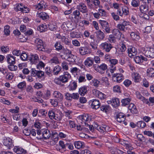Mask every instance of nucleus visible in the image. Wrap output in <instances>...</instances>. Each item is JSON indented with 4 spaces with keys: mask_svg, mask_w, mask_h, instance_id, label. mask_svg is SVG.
<instances>
[{
    "mask_svg": "<svg viewBox=\"0 0 154 154\" xmlns=\"http://www.w3.org/2000/svg\"><path fill=\"white\" fill-rule=\"evenodd\" d=\"M101 25L102 28L105 30V32L107 33H109L112 30L110 29L109 25L106 21L104 20H100L99 21Z\"/></svg>",
    "mask_w": 154,
    "mask_h": 154,
    "instance_id": "1",
    "label": "nucleus"
},
{
    "mask_svg": "<svg viewBox=\"0 0 154 154\" xmlns=\"http://www.w3.org/2000/svg\"><path fill=\"white\" fill-rule=\"evenodd\" d=\"M100 47L102 50L109 52L112 48V46L110 43L105 42L102 43L100 45Z\"/></svg>",
    "mask_w": 154,
    "mask_h": 154,
    "instance_id": "2",
    "label": "nucleus"
},
{
    "mask_svg": "<svg viewBox=\"0 0 154 154\" xmlns=\"http://www.w3.org/2000/svg\"><path fill=\"white\" fill-rule=\"evenodd\" d=\"M71 78V76L67 72H65L63 75L60 76L58 78L60 82L63 83H65L68 82Z\"/></svg>",
    "mask_w": 154,
    "mask_h": 154,
    "instance_id": "3",
    "label": "nucleus"
},
{
    "mask_svg": "<svg viewBox=\"0 0 154 154\" xmlns=\"http://www.w3.org/2000/svg\"><path fill=\"white\" fill-rule=\"evenodd\" d=\"M77 119L79 122L84 124L86 125V122L90 121L91 120V117L88 114L82 115L79 116Z\"/></svg>",
    "mask_w": 154,
    "mask_h": 154,
    "instance_id": "4",
    "label": "nucleus"
},
{
    "mask_svg": "<svg viewBox=\"0 0 154 154\" xmlns=\"http://www.w3.org/2000/svg\"><path fill=\"white\" fill-rule=\"evenodd\" d=\"M80 54L82 55L90 54L91 50L88 46L82 47L79 48Z\"/></svg>",
    "mask_w": 154,
    "mask_h": 154,
    "instance_id": "5",
    "label": "nucleus"
},
{
    "mask_svg": "<svg viewBox=\"0 0 154 154\" xmlns=\"http://www.w3.org/2000/svg\"><path fill=\"white\" fill-rule=\"evenodd\" d=\"M76 7L77 9L83 13H86L88 12L87 7L84 3H80Z\"/></svg>",
    "mask_w": 154,
    "mask_h": 154,
    "instance_id": "6",
    "label": "nucleus"
},
{
    "mask_svg": "<svg viewBox=\"0 0 154 154\" xmlns=\"http://www.w3.org/2000/svg\"><path fill=\"white\" fill-rule=\"evenodd\" d=\"M94 128L102 133L107 131L109 128L106 125H103L102 126H100L97 123L94 124Z\"/></svg>",
    "mask_w": 154,
    "mask_h": 154,
    "instance_id": "7",
    "label": "nucleus"
},
{
    "mask_svg": "<svg viewBox=\"0 0 154 154\" xmlns=\"http://www.w3.org/2000/svg\"><path fill=\"white\" fill-rule=\"evenodd\" d=\"M44 75V72L41 70H37L34 68L31 69V75L32 76L36 75L38 78H40L43 77Z\"/></svg>",
    "mask_w": 154,
    "mask_h": 154,
    "instance_id": "8",
    "label": "nucleus"
},
{
    "mask_svg": "<svg viewBox=\"0 0 154 154\" xmlns=\"http://www.w3.org/2000/svg\"><path fill=\"white\" fill-rule=\"evenodd\" d=\"M128 56L131 58L134 57L137 52L135 48L132 46H130L128 49Z\"/></svg>",
    "mask_w": 154,
    "mask_h": 154,
    "instance_id": "9",
    "label": "nucleus"
},
{
    "mask_svg": "<svg viewBox=\"0 0 154 154\" xmlns=\"http://www.w3.org/2000/svg\"><path fill=\"white\" fill-rule=\"evenodd\" d=\"M89 103H91V107L93 109H97L100 106V103L99 100L96 99L90 100Z\"/></svg>",
    "mask_w": 154,
    "mask_h": 154,
    "instance_id": "10",
    "label": "nucleus"
},
{
    "mask_svg": "<svg viewBox=\"0 0 154 154\" xmlns=\"http://www.w3.org/2000/svg\"><path fill=\"white\" fill-rule=\"evenodd\" d=\"M14 151L17 154H26L27 151L22 148L19 146H15L14 149Z\"/></svg>",
    "mask_w": 154,
    "mask_h": 154,
    "instance_id": "11",
    "label": "nucleus"
},
{
    "mask_svg": "<svg viewBox=\"0 0 154 154\" xmlns=\"http://www.w3.org/2000/svg\"><path fill=\"white\" fill-rule=\"evenodd\" d=\"M142 3L140 7V10L141 13H143L148 12L149 9V5Z\"/></svg>",
    "mask_w": 154,
    "mask_h": 154,
    "instance_id": "12",
    "label": "nucleus"
},
{
    "mask_svg": "<svg viewBox=\"0 0 154 154\" xmlns=\"http://www.w3.org/2000/svg\"><path fill=\"white\" fill-rule=\"evenodd\" d=\"M128 23L126 21H123L122 22H120L117 25V28L122 31H125L127 29L126 26L128 25Z\"/></svg>",
    "mask_w": 154,
    "mask_h": 154,
    "instance_id": "13",
    "label": "nucleus"
},
{
    "mask_svg": "<svg viewBox=\"0 0 154 154\" xmlns=\"http://www.w3.org/2000/svg\"><path fill=\"white\" fill-rule=\"evenodd\" d=\"M29 60L32 63L35 64L39 60L38 56L37 54H31L29 57Z\"/></svg>",
    "mask_w": 154,
    "mask_h": 154,
    "instance_id": "14",
    "label": "nucleus"
},
{
    "mask_svg": "<svg viewBox=\"0 0 154 154\" xmlns=\"http://www.w3.org/2000/svg\"><path fill=\"white\" fill-rule=\"evenodd\" d=\"M136 95L138 99L141 100L142 101L143 103H145L149 105L150 103L148 101V99H146L144 97L142 96L140 94V92L138 91H137L136 92Z\"/></svg>",
    "mask_w": 154,
    "mask_h": 154,
    "instance_id": "15",
    "label": "nucleus"
},
{
    "mask_svg": "<svg viewBox=\"0 0 154 154\" xmlns=\"http://www.w3.org/2000/svg\"><path fill=\"white\" fill-rule=\"evenodd\" d=\"M96 34V37L97 39L101 41L103 40L105 38L104 33L101 30H99L95 33Z\"/></svg>",
    "mask_w": 154,
    "mask_h": 154,
    "instance_id": "16",
    "label": "nucleus"
},
{
    "mask_svg": "<svg viewBox=\"0 0 154 154\" xmlns=\"http://www.w3.org/2000/svg\"><path fill=\"white\" fill-rule=\"evenodd\" d=\"M116 118L118 122L121 123L125 121V118L124 114L122 112H120L116 115Z\"/></svg>",
    "mask_w": 154,
    "mask_h": 154,
    "instance_id": "17",
    "label": "nucleus"
},
{
    "mask_svg": "<svg viewBox=\"0 0 154 154\" xmlns=\"http://www.w3.org/2000/svg\"><path fill=\"white\" fill-rule=\"evenodd\" d=\"M42 137L44 140L49 139L51 136L50 132L48 130H43V131H42Z\"/></svg>",
    "mask_w": 154,
    "mask_h": 154,
    "instance_id": "18",
    "label": "nucleus"
},
{
    "mask_svg": "<svg viewBox=\"0 0 154 154\" xmlns=\"http://www.w3.org/2000/svg\"><path fill=\"white\" fill-rule=\"evenodd\" d=\"M37 10L45 9L47 7L46 3L43 1H42L35 6Z\"/></svg>",
    "mask_w": 154,
    "mask_h": 154,
    "instance_id": "19",
    "label": "nucleus"
},
{
    "mask_svg": "<svg viewBox=\"0 0 154 154\" xmlns=\"http://www.w3.org/2000/svg\"><path fill=\"white\" fill-rule=\"evenodd\" d=\"M7 61L8 63L14 64L15 63V57L11 54H8L6 57Z\"/></svg>",
    "mask_w": 154,
    "mask_h": 154,
    "instance_id": "20",
    "label": "nucleus"
},
{
    "mask_svg": "<svg viewBox=\"0 0 154 154\" xmlns=\"http://www.w3.org/2000/svg\"><path fill=\"white\" fill-rule=\"evenodd\" d=\"M88 87L85 86H84L81 87L79 89V94L81 96H84L88 93Z\"/></svg>",
    "mask_w": 154,
    "mask_h": 154,
    "instance_id": "21",
    "label": "nucleus"
},
{
    "mask_svg": "<svg viewBox=\"0 0 154 154\" xmlns=\"http://www.w3.org/2000/svg\"><path fill=\"white\" fill-rule=\"evenodd\" d=\"M54 97L58 101H62L63 99V95L59 91H55L53 93Z\"/></svg>",
    "mask_w": 154,
    "mask_h": 154,
    "instance_id": "22",
    "label": "nucleus"
},
{
    "mask_svg": "<svg viewBox=\"0 0 154 154\" xmlns=\"http://www.w3.org/2000/svg\"><path fill=\"white\" fill-rule=\"evenodd\" d=\"M3 143L4 145L9 148L12 145V140L10 138H6L4 139Z\"/></svg>",
    "mask_w": 154,
    "mask_h": 154,
    "instance_id": "23",
    "label": "nucleus"
},
{
    "mask_svg": "<svg viewBox=\"0 0 154 154\" xmlns=\"http://www.w3.org/2000/svg\"><path fill=\"white\" fill-rule=\"evenodd\" d=\"M145 55L148 57L154 58V49H150V50L146 51L145 54Z\"/></svg>",
    "mask_w": 154,
    "mask_h": 154,
    "instance_id": "24",
    "label": "nucleus"
},
{
    "mask_svg": "<svg viewBox=\"0 0 154 154\" xmlns=\"http://www.w3.org/2000/svg\"><path fill=\"white\" fill-rule=\"evenodd\" d=\"M82 34L80 32H77L76 31H73L70 33V37L72 38H81Z\"/></svg>",
    "mask_w": 154,
    "mask_h": 154,
    "instance_id": "25",
    "label": "nucleus"
},
{
    "mask_svg": "<svg viewBox=\"0 0 154 154\" xmlns=\"http://www.w3.org/2000/svg\"><path fill=\"white\" fill-rule=\"evenodd\" d=\"M130 36L133 40H137L140 39L139 33L138 32H131Z\"/></svg>",
    "mask_w": 154,
    "mask_h": 154,
    "instance_id": "26",
    "label": "nucleus"
},
{
    "mask_svg": "<svg viewBox=\"0 0 154 154\" xmlns=\"http://www.w3.org/2000/svg\"><path fill=\"white\" fill-rule=\"evenodd\" d=\"M85 65L87 67H89L92 66L93 63V60L91 57H88L85 61Z\"/></svg>",
    "mask_w": 154,
    "mask_h": 154,
    "instance_id": "27",
    "label": "nucleus"
},
{
    "mask_svg": "<svg viewBox=\"0 0 154 154\" xmlns=\"http://www.w3.org/2000/svg\"><path fill=\"white\" fill-rule=\"evenodd\" d=\"M38 17L43 20H46L49 19V17L46 13L42 12L38 14Z\"/></svg>",
    "mask_w": 154,
    "mask_h": 154,
    "instance_id": "28",
    "label": "nucleus"
},
{
    "mask_svg": "<svg viewBox=\"0 0 154 154\" xmlns=\"http://www.w3.org/2000/svg\"><path fill=\"white\" fill-rule=\"evenodd\" d=\"M133 78L135 82H138L140 78V75L137 73L134 72L132 74Z\"/></svg>",
    "mask_w": 154,
    "mask_h": 154,
    "instance_id": "29",
    "label": "nucleus"
},
{
    "mask_svg": "<svg viewBox=\"0 0 154 154\" xmlns=\"http://www.w3.org/2000/svg\"><path fill=\"white\" fill-rule=\"evenodd\" d=\"M100 108L101 110L106 113L110 109V107L108 105H102L101 106Z\"/></svg>",
    "mask_w": 154,
    "mask_h": 154,
    "instance_id": "30",
    "label": "nucleus"
},
{
    "mask_svg": "<svg viewBox=\"0 0 154 154\" xmlns=\"http://www.w3.org/2000/svg\"><path fill=\"white\" fill-rule=\"evenodd\" d=\"M54 47L55 48V50L58 51H59L63 49V46L61 45L60 42H57L54 45Z\"/></svg>",
    "mask_w": 154,
    "mask_h": 154,
    "instance_id": "31",
    "label": "nucleus"
},
{
    "mask_svg": "<svg viewBox=\"0 0 154 154\" xmlns=\"http://www.w3.org/2000/svg\"><path fill=\"white\" fill-rule=\"evenodd\" d=\"M147 75L149 77L154 76V69L152 68H148L147 70Z\"/></svg>",
    "mask_w": 154,
    "mask_h": 154,
    "instance_id": "32",
    "label": "nucleus"
},
{
    "mask_svg": "<svg viewBox=\"0 0 154 154\" xmlns=\"http://www.w3.org/2000/svg\"><path fill=\"white\" fill-rule=\"evenodd\" d=\"M67 60L69 62L72 63L75 62V60L76 57L72 55V54H70L67 56Z\"/></svg>",
    "mask_w": 154,
    "mask_h": 154,
    "instance_id": "33",
    "label": "nucleus"
},
{
    "mask_svg": "<svg viewBox=\"0 0 154 154\" xmlns=\"http://www.w3.org/2000/svg\"><path fill=\"white\" fill-rule=\"evenodd\" d=\"M61 68L59 66H57L54 67L53 70V73L54 75H57L61 70Z\"/></svg>",
    "mask_w": 154,
    "mask_h": 154,
    "instance_id": "34",
    "label": "nucleus"
},
{
    "mask_svg": "<svg viewBox=\"0 0 154 154\" xmlns=\"http://www.w3.org/2000/svg\"><path fill=\"white\" fill-rule=\"evenodd\" d=\"M62 117V114L61 112H59L55 113L54 116V119L57 121H60L61 120Z\"/></svg>",
    "mask_w": 154,
    "mask_h": 154,
    "instance_id": "35",
    "label": "nucleus"
},
{
    "mask_svg": "<svg viewBox=\"0 0 154 154\" xmlns=\"http://www.w3.org/2000/svg\"><path fill=\"white\" fill-rule=\"evenodd\" d=\"M75 145L76 148L79 149L84 146V143L82 141H79L76 142L75 143Z\"/></svg>",
    "mask_w": 154,
    "mask_h": 154,
    "instance_id": "36",
    "label": "nucleus"
},
{
    "mask_svg": "<svg viewBox=\"0 0 154 154\" xmlns=\"http://www.w3.org/2000/svg\"><path fill=\"white\" fill-rule=\"evenodd\" d=\"M130 101L131 99L129 98H125L121 100L122 106H126V105L129 104Z\"/></svg>",
    "mask_w": 154,
    "mask_h": 154,
    "instance_id": "37",
    "label": "nucleus"
},
{
    "mask_svg": "<svg viewBox=\"0 0 154 154\" xmlns=\"http://www.w3.org/2000/svg\"><path fill=\"white\" fill-rule=\"evenodd\" d=\"M77 87V83L76 82L74 81L69 85L68 87L69 90H74L76 89Z\"/></svg>",
    "mask_w": 154,
    "mask_h": 154,
    "instance_id": "38",
    "label": "nucleus"
},
{
    "mask_svg": "<svg viewBox=\"0 0 154 154\" xmlns=\"http://www.w3.org/2000/svg\"><path fill=\"white\" fill-rule=\"evenodd\" d=\"M24 5L22 3L19 4L17 5L14 8L15 11L17 12L19 11H22Z\"/></svg>",
    "mask_w": 154,
    "mask_h": 154,
    "instance_id": "39",
    "label": "nucleus"
},
{
    "mask_svg": "<svg viewBox=\"0 0 154 154\" xmlns=\"http://www.w3.org/2000/svg\"><path fill=\"white\" fill-rule=\"evenodd\" d=\"M47 114V112L43 109H40L39 110L38 116L43 117H45Z\"/></svg>",
    "mask_w": 154,
    "mask_h": 154,
    "instance_id": "40",
    "label": "nucleus"
},
{
    "mask_svg": "<svg viewBox=\"0 0 154 154\" xmlns=\"http://www.w3.org/2000/svg\"><path fill=\"white\" fill-rule=\"evenodd\" d=\"M140 4L139 0H132L131 2V5L134 7H137L139 6Z\"/></svg>",
    "mask_w": 154,
    "mask_h": 154,
    "instance_id": "41",
    "label": "nucleus"
},
{
    "mask_svg": "<svg viewBox=\"0 0 154 154\" xmlns=\"http://www.w3.org/2000/svg\"><path fill=\"white\" fill-rule=\"evenodd\" d=\"M14 64H10L8 65V68L9 70L11 71H16L17 69V67L16 66L14 65Z\"/></svg>",
    "mask_w": 154,
    "mask_h": 154,
    "instance_id": "42",
    "label": "nucleus"
},
{
    "mask_svg": "<svg viewBox=\"0 0 154 154\" xmlns=\"http://www.w3.org/2000/svg\"><path fill=\"white\" fill-rule=\"evenodd\" d=\"M10 26L8 25L4 27V32L5 34L6 35H8L10 34Z\"/></svg>",
    "mask_w": 154,
    "mask_h": 154,
    "instance_id": "43",
    "label": "nucleus"
},
{
    "mask_svg": "<svg viewBox=\"0 0 154 154\" xmlns=\"http://www.w3.org/2000/svg\"><path fill=\"white\" fill-rule=\"evenodd\" d=\"M72 14L74 16V18L77 19L80 17V11L78 10H75L73 12Z\"/></svg>",
    "mask_w": 154,
    "mask_h": 154,
    "instance_id": "44",
    "label": "nucleus"
},
{
    "mask_svg": "<svg viewBox=\"0 0 154 154\" xmlns=\"http://www.w3.org/2000/svg\"><path fill=\"white\" fill-rule=\"evenodd\" d=\"M122 11L123 14L125 15H128L129 13V8L127 7H122Z\"/></svg>",
    "mask_w": 154,
    "mask_h": 154,
    "instance_id": "45",
    "label": "nucleus"
},
{
    "mask_svg": "<svg viewBox=\"0 0 154 154\" xmlns=\"http://www.w3.org/2000/svg\"><path fill=\"white\" fill-rule=\"evenodd\" d=\"M21 59L23 61H25L28 59V56L27 54L25 52L23 53L20 56Z\"/></svg>",
    "mask_w": 154,
    "mask_h": 154,
    "instance_id": "46",
    "label": "nucleus"
},
{
    "mask_svg": "<svg viewBox=\"0 0 154 154\" xmlns=\"http://www.w3.org/2000/svg\"><path fill=\"white\" fill-rule=\"evenodd\" d=\"M137 126L141 128H144L146 126V124L143 121H140L137 122Z\"/></svg>",
    "mask_w": 154,
    "mask_h": 154,
    "instance_id": "47",
    "label": "nucleus"
},
{
    "mask_svg": "<svg viewBox=\"0 0 154 154\" xmlns=\"http://www.w3.org/2000/svg\"><path fill=\"white\" fill-rule=\"evenodd\" d=\"M13 74L11 72H9L7 73L5 78L8 80H11L13 79Z\"/></svg>",
    "mask_w": 154,
    "mask_h": 154,
    "instance_id": "48",
    "label": "nucleus"
},
{
    "mask_svg": "<svg viewBox=\"0 0 154 154\" xmlns=\"http://www.w3.org/2000/svg\"><path fill=\"white\" fill-rule=\"evenodd\" d=\"M61 39L63 42H64L65 44L67 45H69L70 42L68 41L67 38L65 36H62L61 37Z\"/></svg>",
    "mask_w": 154,
    "mask_h": 154,
    "instance_id": "49",
    "label": "nucleus"
},
{
    "mask_svg": "<svg viewBox=\"0 0 154 154\" xmlns=\"http://www.w3.org/2000/svg\"><path fill=\"white\" fill-rule=\"evenodd\" d=\"M50 62L51 63H55V64L58 63L59 62L58 58L56 57H54L51 59Z\"/></svg>",
    "mask_w": 154,
    "mask_h": 154,
    "instance_id": "50",
    "label": "nucleus"
},
{
    "mask_svg": "<svg viewBox=\"0 0 154 154\" xmlns=\"http://www.w3.org/2000/svg\"><path fill=\"white\" fill-rule=\"evenodd\" d=\"M109 62L111 64V67L112 68L113 67V65H115L117 63L118 60L115 59H111Z\"/></svg>",
    "mask_w": 154,
    "mask_h": 154,
    "instance_id": "51",
    "label": "nucleus"
},
{
    "mask_svg": "<svg viewBox=\"0 0 154 154\" xmlns=\"http://www.w3.org/2000/svg\"><path fill=\"white\" fill-rule=\"evenodd\" d=\"M35 42L36 46H37V45H40L43 44V41L39 38H37L35 40Z\"/></svg>",
    "mask_w": 154,
    "mask_h": 154,
    "instance_id": "52",
    "label": "nucleus"
},
{
    "mask_svg": "<svg viewBox=\"0 0 154 154\" xmlns=\"http://www.w3.org/2000/svg\"><path fill=\"white\" fill-rule=\"evenodd\" d=\"M49 29L51 31H54L56 30V26L52 23H50L48 25Z\"/></svg>",
    "mask_w": 154,
    "mask_h": 154,
    "instance_id": "53",
    "label": "nucleus"
},
{
    "mask_svg": "<svg viewBox=\"0 0 154 154\" xmlns=\"http://www.w3.org/2000/svg\"><path fill=\"white\" fill-rule=\"evenodd\" d=\"M98 11L99 14H101L100 16L103 17L107 16V14H106V11L104 10L99 9Z\"/></svg>",
    "mask_w": 154,
    "mask_h": 154,
    "instance_id": "54",
    "label": "nucleus"
},
{
    "mask_svg": "<svg viewBox=\"0 0 154 154\" xmlns=\"http://www.w3.org/2000/svg\"><path fill=\"white\" fill-rule=\"evenodd\" d=\"M97 67L103 71H104L107 68L106 65L104 63H103L100 66H98Z\"/></svg>",
    "mask_w": 154,
    "mask_h": 154,
    "instance_id": "55",
    "label": "nucleus"
},
{
    "mask_svg": "<svg viewBox=\"0 0 154 154\" xmlns=\"http://www.w3.org/2000/svg\"><path fill=\"white\" fill-rule=\"evenodd\" d=\"M112 103L114 105L118 106L120 104V101L118 98H115L112 99Z\"/></svg>",
    "mask_w": 154,
    "mask_h": 154,
    "instance_id": "56",
    "label": "nucleus"
},
{
    "mask_svg": "<svg viewBox=\"0 0 154 154\" xmlns=\"http://www.w3.org/2000/svg\"><path fill=\"white\" fill-rule=\"evenodd\" d=\"M36 47L37 50L42 51H45V46L43 44L40 45H37Z\"/></svg>",
    "mask_w": 154,
    "mask_h": 154,
    "instance_id": "57",
    "label": "nucleus"
},
{
    "mask_svg": "<svg viewBox=\"0 0 154 154\" xmlns=\"http://www.w3.org/2000/svg\"><path fill=\"white\" fill-rule=\"evenodd\" d=\"M60 101L57 99H53L51 100V103L54 106H57L58 105V102Z\"/></svg>",
    "mask_w": 154,
    "mask_h": 154,
    "instance_id": "58",
    "label": "nucleus"
},
{
    "mask_svg": "<svg viewBox=\"0 0 154 154\" xmlns=\"http://www.w3.org/2000/svg\"><path fill=\"white\" fill-rule=\"evenodd\" d=\"M26 86V83L24 81L20 83L17 85L18 88L22 89Z\"/></svg>",
    "mask_w": 154,
    "mask_h": 154,
    "instance_id": "59",
    "label": "nucleus"
},
{
    "mask_svg": "<svg viewBox=\"0 0 154 154\" xmlns=\"http://www.w3.org/2000/svg\"><path fill=\"white\" fill-rule=\"evenodd\" d=\"M8 0H4L2 2V7L5 8L8 5Z\"/></svg>",
    "mask_w": 154,
    "mask_h": 154,
    "instance_id": "60",
    "label": "nucleus"
},
{
    "mask_svg": "<svg viewBox=\"0 0 154 154\" xmlns=\"http://www.w3.org/2000/svg\"><path fill=\"white\" fill-rule=\"evenodd\" d=\"M121 73H115L112 75V80L115 82L116 79H118V77L120 75Z\"/></svg>",
    "mask_w": 154,
    "mask_h": 154,
    "instance_id": "61",
    "label": "nucleus"
},
{
    "mask_svg": "<svg viewBox=\"0 0 154 154\" xmlns=\"http://www.w3.org/2000/svg\"><path fill=\"white\" fill-rule=\"evenodd\" d=\"M26 91L29 93L32 94L33 91V90L32 86H28L26 88Z\"/></svg>",
    "mask_w": 154,
    "mask_h": 154,
    "instance_id": "62",
    "label": "nucleus"
},
{
    "mask_svg": "<svg viewBox=\"0 0 154 154\" xmlns=\"http://www.w3.org/2000/svg\"><path fill=\"white\" fill-rule=\"evenodd\" d=\"M44 63L42 61H40L37 66L36 67L38 69L40 70L42 69V67H44Z\"/></svg>",
    "mask_w": 154,
    "mask_h": 154,
    "instance_id": "63",
    "label": "nucleus"
},
{
    "mask_svg": "<svg viewBox=\"0 0 154 154\" xmlns=\"http://www.w3.org/2000/svg\"><path fill=\"white\" fill-rule=\"evenodd\" d=\"M79 154H91V152L89 150L86 149L81 151Z\"/></svg>",
    "mask_w": 154,
    "mask_h": 154,
    "instance_id": "64",
    "label": "nucleus"
}]
</instances>
